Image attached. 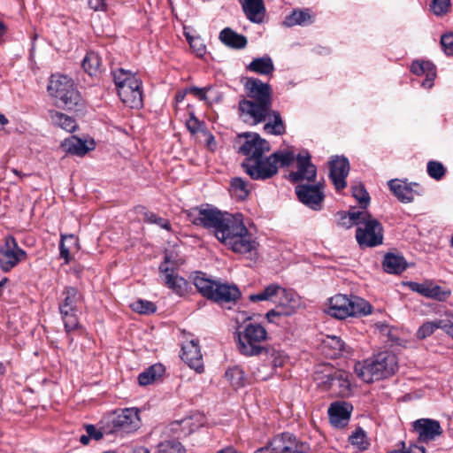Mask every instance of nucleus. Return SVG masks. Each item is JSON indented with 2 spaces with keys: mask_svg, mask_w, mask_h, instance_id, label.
<instances>
[{
  "mask_svg": "<svg viewBox=\"0 0 453 453\" xmlns=\"http://www.w3.org/2000/svg\"><path fill=\"white\" fill-rule=\"evenodd\" d=\"M181 359L196 372L203 371V356L196 340H190L182 345Z\"/></svg>",
  "mask_w": 453,
  "mask_h": 453,
  "instance_id": "obj_26",
  "label": "nucleus"
},
{
  "mask_svg": "<svg viewBox=\"0 0 453 453\" xmlns=\"http://www.w3.org/2000/svg\"><path fill=\"white\" fill-rule=\"evenodd\" d=\"M193 282L203 296L216 303L235 302L241 296L236 285L212 280L203 273H196Z\"/></svg>",
  "mask_w": 453,
  "mask_h": 453,
  "instance_id": "obj_4",
  "label": "nucleus"
},
{
  "mask_svg": "<svg viewBox=\"0 0 453 453\" xmlns=\"http://www.w3.org/2000/svg\"><path fill=\"white\" fill-rule=\"evenodd\" d=\"M385 272L388 273H401L406 269L405 260L402 256L386 254L382 263Z\"/></svg>",
  "mask_w": 453,
  "mask_h": 453,
  "instance_id": "obj_34",
  "label": "nucleus"
},
{
  "mask_svg": "<svg viewBox=\"0 0 453 453\" xmlns=\"http://www.w3.org/2000/svg\"><path fill=\"white\" fill-rule=\"evenodd\" d=\"M145 220L151 224H157L161 228H164L166 230L171 229L170 223L167 219H162L153 212H146L145 213Z\"/></svg>",
  "mask_w": 453,
  "mask_h": 453,
  "instance_id": "obj_53",
  "label": "nucleus"
},
{
  "mask_svg": "<svg viewBox=\"0 0 453 453\" xmlns=\"http://www.w3.org/2000/svg\"><path fill=\"white\" fill-rule=\"evenodd\" d=\"M282 314L281 311H275V310H271L269 311L267 313H266V318L267 319L270 321V322H273L274 321V318L275 317H278V316H280Z\"/></svg>",
  "mask_w": 453,
  "mask_h": 453,
  "instance_id": "obj_62",
  "label": "nucleus"
},
{
  "mask_svg": "<svg viewBox=\"0 0 453 453\" xmlns=\"http://www.w3.org/2000/svg\"><path fill=\"white\" fill-rule=\"evenodd\" d=\"M186 127L190 133L197 134L203 130V123L196 118L194 113H190L189 119L186 121Z\"/></svg>",
  "mask_w": 453,
  "mask_h": 453,
  "instance_id": "obj_55",
  "label": "nucleus"
},
{
  "mask_svg": "<svg viewBox=\"0 0 453 453\" xmlns=\"http://www.w3.org/2000/svg\"><path fill=\"white\" fill-rule=\"evenodd\" d=\"M427 173L431 178L439 180L445 175V168L441 162L429 161L427 163Z\"/></svg>",
  "mask_w": 453,
  "mask_h": 453,
  "instance_id": "obj_50",
  "label": "nucleus"
},
{
  "mask_svg": "<svg viewBox=\"0 0 453 453\" xmlns=\"http://www.w3.org/2000/svg\"><path fill=\"white\" fill-rule=\"evenodd\" d=\"M181 443L175 440H168L157 444L155 453H185Z\"/></svg>",
  "mask_w": 453,
  "mask_h": 453,
  "instance_id": "obj_45",
  "label": "nucleus"
},
{
  "mask_svg": "<svg viewBox=\"0 0 453 453\" xmlns=\"http://www.w3.org/2000/svg\"><path fill=\"white\" fill-rule=\"evenodd\" d=\"M248 69L258 74L267 75L273 72L274 66L270 57H263L253 59L248 65Z\"/></svg>",
  "mask_w": 453,
  "mask_h": 453,
  "instance_id": "obj_38",
  "label": "nucleus"
},
{
  "mask_svg": "<svg viewBox=\"0 0 453 453\" xmlns=\"http://www.w3.org/2000/svg\"><path fill=\"white\" fill-rule=\"evenodd\" d=\"M297 170L289 174L290 179L295 181L314 180L317 168L311 162V156L307 151L301 152L296 157Z\"/></svg>",
  "mask_w": 453,
  "mask_h": 453,
  "instance_id": "obj_22",
  "label": "nucleus"
},
{
  "mask_svg": "<svg viewBox=\"0 0 453 453\" xmlns=\"http://www.w3.org/2000/svg\"><path fill=\"white\" fill-rule=\"evenodd\" d=\"M26 258L27 252L18 245L15 238L12 235L6 236L4 243L0 245V268L2 271H11Z\"/></svg>",
  "mask_w": 453,
  "mask_h": 453,
  "instance_id": "obj_14",
  "label": "nucleus"
},
{
  "mask_svg": "<svg viewBox=\"0 0 453 453\" xmlns=\"http://www.w3.org/2000/svg\"><path fill=\"white\" fill-rule=\"evenodd\" d=\"M267 332L259 324L250 323L242 332L237 334L238 349L245 356H257L265 349L261 343L266 339Z\"/></svg>",
  "mask_w": 453,
  "mask_h": 453,
  "instance_id": "obj_8",
  "label": "nucleus"
},
{
  "mask_svg": "<svg viewBox=\"0 0 453 453\" xmlns=\"http://www.w3.org/2000/svg\"><path fill=\"white\" fill-rule=\"evenodd\" d=\"M132 453H150V450L146 447L139 446L133 449Z\"/></svg>",
  "mask_w": 453,
  "mask_h": 453,
  "instance_id": "obj_63",
  "label": "nucleus"
},
{
  "mask_svg": "<svg viewBox=\"0 0 453 453\" xmlns=\"http://www.w3.org/2000/svg\"><path fill=\"white\" fill-rule=\"evenodd\" d=\"M356 231V239L361 247H375L383 242L381 224L367 212Z\"/></svg>",
  "mask_w": 453,
  "mask_h": 453,
  "instance_id": "obj_10",
  "label": "nucleus"
},
{
  "mask_svg": "<svg viewBox=\"0 0 453 453\" xmlns=\"http://www.w3.org/2000/svg\"><path fill=\"white\" fill-rule=\"evenodd\" d=\"M269 157L265 158H246L242 166L244 172L253 180H267L278 173V166Z\"/></svg>",
  "mask_w": 453,
  "mask_h": 453,
  "instance_id": "obj_17",
  "label": "nucleus"
},
{
  "mask_svg": "<svg viewBox=\"0 0 453 453\" xmlns=\"http://www.w3.org/2000/svg\"><path fill=\"white\" fill-rule=\"evenodd\" d=\"M164 372L165 367L161 364L153 365L139 374L138 382L141 386L150 385L160 378Z\"/></svg>",
  "mask_w": 453,
  "mask_h": 453,
  "instance_id": "obj_39",
  "label": "nucleus"
},
{
  "mask_svg": "<svg viewBox=\"0 0 453 453\" xmlns=\"http://www.w3.org/2000/svg\"><path fill=\"white\" fill-rule=\"evenodd\" d=\"M101 58L96 52H88L83 61L82 68L90 76H95L100 72Z\"/></svg>",
  "mask_w": 453,
  "mask_h": 453,
  "instance_id": "obj_41",
  "label": "nucleus"
},
{
  "mask_svg": "<svg viewBox=\"0 0 453 453\" xmlns=\"http://www.w3.org/2000/svg\"><path fill=\"white\" fill-rule=\"evenodd\" d=\"M326 313L334 318L343 319L348 317L365 316L372 313V306L358 296L348 297L336 295L330 298Z\"/></svg>",
  "mask_w": 453,
  "mask_h": 453,
  "instance_id": "obj_6",
  "label": "nucleus"
},
{
  "mask_svg": "<svg viewBox=\"0 0 453 453\" xmlns=\"http://www.w3.org/2000/svg\"><path fill=\"white\" fill-rule=\"evenodd\" d=\"M112 76L120 100L130 108L142 107V81L135 73L118 68L112 71Z\"/></svg>",
  "mask_w": 453,
  "mask_h": 453,
  "instance_id": "obj_3",
  "label": "nucleus"
},
{
  "mask_svg": "<svg viewBox=\"0 0 453 453\" xmlns=\"http://www.w3.org/2000/svg\"><path fill=\"white\" fill-rule=\"evenodd\" d=\"M269 157L277 166L279 163L281 166H288L293 162L295 154L290 150L276 151L269 156Z\"/></svg>",
  "mask_w": 453,
  "mask_h": 453,
  "instance_id": "obj_46",
  "label": "nucleus"
},
{
  "mask_svg": "<svg viewBox=\"0 0 453 453\" xmlns=\"http://www.w3.org/2000/svg\"><path fill=\"white\" fill-rule=\"evenodd\" d=\"M107 425L106 433H126L130 434L138 430L141 426V418L138 410L135 408H126L119 413L113 415Z\"/></svg>",
  "mask_w": 453,
  "mask_h": 453,
  "instance_id": "obj_12",
  "label": "nucleus"
},
{
  "mask_svg": "<svg viewBox=\"0 0 453 453\" xmlns=\"http://www.w3.org/2000/svg\"><path fill=\"white\" fill-rule=\"evenodd\" d=\"M397 367L396 356L391 351H383L356 364L355 372L363 381L372 383L393 375Z\"/></svg>",
  "mask_w": 453,
  "mask_h": 453,
  "instance_id": "obj_2",
  "label": "nucleus"
},
{
  "mask_svg": "<svg viewBox=\"0 0 453 453\" xmlns=\"http://www.w3.org/2000/svg\"><path fill=\"white\" fill-rule=\"evenodd\" d=\"M190 46L194 48L198 55H202L204 52V47L202 45L198 39H192L189 36L187 37Z\"/></svg>",
  "mask_w": 453,
  "mask_h": 453,
  "instance_id": "obj_59",
  "label": "nucleus"
},
{
  "mask_svg": "<svg viewBox=\"0 0 453 453\" xmlns=\"http://www.w3.org/2000/svg\"><path fill=\"white\" fill-rule=\"evenodd\" d=\"M389 189L402 203H411L413 201L418 192L414 188H418L417 183H408L401 180H391L388 182Z\"/></svg>",
  "mask_w": 453,
  "mask_h": 453,
  "instance_id": "obj_28",
  "label": "nucleus"
},
{
  "mask_svg": "<svg viewBox=\"0 0 453 453\" xmlns=\"http://www.w3.org/2000/svg\"><path fill=\"white\" fill-rule=\"evenodd\" d=\"M364 217H367L366 211H339L335 215L338 226L344 228H350L353 226H358L360 222L364 220Z\"/></svg>",
  "mask_w": 453,
  "mask_h": 453,
  "instance_id": "obj_32",
  "label": "nucleus"
},
{
  "mask_svg": "<svg viewBox=\"0 0 453 453\" xmlns=\"http://www.w3.org/2000/svg\"><path fill=\"white\" fill-rule=\"evenodd\" d=\"M228 212H222L215 207L201 206L191 209L188 213L189 220L196 226H202L213 232L214 236L216 231L220 227L223 220Z\"/></svg>",
  "mask_w": 453,
  "mask_h": 453,
  "instance_id": "obj_11",
  "label": "nucleus"
},
{
  "mask_svg": "<svg viewBox=\"0 0 453 453\" xmlns=\"http://www.w3.org/2000/svg\"><path fill=\"white\" fill-rule=\"evenodd\" d=\"M352 410V405L347 402L332 403L327 411L331 424L337 428L344 427L349 421Z\"/></svg>",
  "mask_w": 453,
  "mask_h": 453,
  "instance_id": "obj_25",
  "label": "nucleus"
},
{
  "mask_svg": "<svg viewBox=\"0 0 453 453\" xmlns=\"http://www.w3.org/2000/svg\"><path fill=\"white\" fill-rule=\"evenodd\" d=\"M411 72L416 75H426L422 87L431 88L436 77L435 66L433 63L424 60H416L411 64Z\"/></svg>",
  "mask_w": 453,
  "mask_h": 453,
  "instance_id": "obj_31",
  "label": "nucleus"
},
{
  "mask_svg": "<svg viewBox=\"0 0 453 453\" xmlns=\"http://www.w3.org/2000/svg\"><path fill=\"white\" fill-rule=\"evenodd\" d=\"M271 106L242 99L239 102V114L243 122L250 125H257L265 121L271 113Z\"/></svg>",
  "mask_w": 453,
  "mask_h": 453,
  "instance_id": "obj_16",
  "label": "nucleus"
},
{
  "mask_svg": "<svg viewBox=\"0 0 453 453\" xmlns=\"http://www.w3.org/2000/svg\"><path fill=\"white\" fill-rule=\"evenodd\" d=\"M322 188L320 184H300L296 187V193L303 204L314 211H319L325 197Z\"/></svg>",
  "mask_w": 453,
  "mask_h": 453,
  "instance_id": "obj_19",
  "label": "nucleus"
},
{
  "mask_svg": "<svg viewBox=\"0 0 453 453\" xmlns=\"http://www.w3.org/2000/svg\"><path fill=\"white\" fill-rule=\"evenodd\" d=\"M225 376L229 383L235 388L245 385L246 378L244 372L239 366H234L226 371Z\"/></svg>",
  "mask_w": 453,
  "mask_h": 453,
  "instance_id": "obj_43",
  "label": "nucleus"
},
{
  "mask_svg": "<svg viewBox=\"0 0 453 453\" xmlns=\"http://www.w3.org/2000/svg\"><path fill=\"white\" fill-rule=\"evenodd\" d=\"M267 118H269V121L264 127L266 133L274 135H280L285 133V126L279 111L271 109V113Z\"/></svg>",
  "mask_w": 453,
  "mask_h": 453,
  "instance_id": "obj_37",
  "label": "nucleus"
},
{
  "mask_svg": "<svg viewBox=\"0 0 453 453\" xmlns=\"http://www.w3.org/2000/svg\"><path fill=\"white\" fill-rule=\"evenodd\" d=\"M441 44L445 54L453 55V32L442 35L441 37Z\"/></svg>",
  "mask_w": 453,
  "mask_h": 453,
  "instance_id": "obj_54",
  "label": "nucleus"
},
{
  "mask_svg": "<svg viewBox=\"0 0 453 453\" xmlns=\"http://www.w3.org/2000/svg\"><path fill=\"white\" fill-rule=\"evenodd\" d=\"M130 306L133 311L142 314H150L156 311V306L153 303L142 299L136 300Z\"/></svg>",
  "mask_w": 453,
  "mask_h": 453,
  "instance_id": "obj_47",
  "label": "nucleus"
},
{
  "mask_svg": "<svg viewBox=\"0 0 453 453\" xmlns=\"http://www.w3.org/2000/svg\"><path fill=\"white\" fill-rule=\"evenodd\" d=\"M47 89L50 96L57 99V104L67 110H73L82 104L73 80L66 75H51Z\"/></svg>",
  "mask_w": 453,
  "mask_h": 453,
  "instance_id": "obj_5",
  "label": "nucleus"
},
{
  "mask_svg": "<svg viewBox=\"0 0 453 453\" xmlns=\"http://www.w3.org/2000/svg\"><path fill=\"white\" fill-rule=\"evenodd\" d=\"M330 172L329 178L333 181L337 191L346 188V177L349 172V164L347 158L343 157H335L329 162Z\"/></svg>",
  "mask_w": 453,
  "mask_h": 453,
  "instance_id": "obj_23",
  "label": "nucleus"
},
{
  "mask_svg": "<svg viewBox=\"0 0 453 453\" xmlns=\"http://www.w3.org/2000/svg\"><path fill=\"white\" fill-rule=\"evenodd\" d=\"M306 443L298 442L290 434L275 436L266 447L260 448L255 453H305L309 450Z\"/></svg>",
  "mask_w": 453,
  "mask_h": 453,
  "instance_id": "obj_13",
  "label": "nucleus"
},
{
  "mask_svg": "<svg viewBox=\"0 0 453 453\" xmlns=\"http://www.w3.org/2000/svg\"><path fill=\"white\" fill-rule=\"evenodd\" d=\"M349 441L352 445H356L359 449H365L367 447L365 434L360 429L357 430L349 436Z\"/></svg>",
  "mask_w": 453,
  "mask_h": 453,
  "instance_id": "obj_52",
  "label": "nucleus"
},
{
  "mask_svg": "<svg viewBox=\"0 0 453 453\" xmlns=\"http://www.w3.org/2000/svg\"><path fill=\"white\" fill-rule=\"evenodd\" d=\"M352 195L358 201L360 206L365 209L369 203L370 196L363 185H356L352 188Z\"/></svg>",
  "mask_w": 453,
  "mask_h": 453,
  "instance_id": "obj_48",
  "label": "nucleus"
},
{
  "mask_svg": "<svg viewBox=\"0 0 453 453\" xmlns=\"http://www.w3.org/2000/svg\"><path fill=\"white\" fill-rule=\"evenodd\" d=\"M425 449L422 446L411 444L409 448L405 447V453H425Z\"/></svg>",
  "mask_w": 453,
  "mask_h": 453,
  "instance_id": "obj_61",
  "label": "nucleus"
},
{
  "mask_svg": "<svg viewBox=\"0 0 453 453\" xmlns=\"http://www.w3.org/2000/svg\"><path fill=\"white\" fill-rule=\"evenodd\" d=\"M271 363L274 367H280L287 360V356L281 350L272 349L270 352Z\"/></svg>",
  "mask_w": 453,
  "mask_h": 453,
  "instance_id": "obj_56",
  "label": "nucleus"
},
{
  "mask_svg": "<svg viewBox=\"0 0 453 453\" xmlns=\"http://www.w3.org/2000/svg\"><path fill=\"white\" fill-rule=\"evenodd\" d=\"M219 40L233 49H243L248 42L244 35L237 34L229 27H226L220 32Z\"/></svg>",
  "mask_w": 453,
  "mask_h": 453,
  "instance_id": "obj_33",
  "label": "nucleus"
},
{
  "mask_svg": "<svg viewBox=\"0 0 453 453\" xmlns=\"http://www.w3.org/2000/svg\"><path fill=\"white\" fill-rule=\"evenodd\" d=\"M250 187L248 182L240 177L233 178L231 180V193L237 199L243 200L250 194Z\"/></svg>",
  "mask_w": 453,
  "mask_h": 453,
  "instance_id": "obj_42",
  "label": "nucleus"
},
{
  "mask_svg": "<svg viewBox=\"0 0 453 453\" xmlns=\"http://www.w3.org/2000/svg\"><path fill=\"white\" fill-rule=\"evenodd\" d=\"M240 140L244 139L239 147V152L247 158H259L263 154L270 150L267 141L262 139L256 133H245L239 136Z\"/></svg>",
  "mask_w": 453,
  "mask_h": 453,
  "instance_id": "obj_18",
  "label": "nucleus"
},
{
  "mask_svg": "<svg viewBox=\"0 0 453 453\" xmlns=\"http://www.w3.org/2000/svg\"><path fill=\"white\" fill-rule=\"evenodd\" d=\"M50 118L54 125L60 127L67 132H73L76 128L75 120L64 113L56 111H50Z\"/></svg>",
  "mask_w": 453,
  "mask_h": 453,
  "instance_id": "obj_40",
  "label": "nucleus"
},
{
  "mask_svg": "<svg viewBox=\"0 0 453 453\" xmlns=\"http://www.w3.org/2000/svg\"><path fill=\"white\" fill-rule=\"evenodd\" d=\"M444 327H446V320L444 319L427 321L418 328L417 332V337L418 339H425L430 336L435 329L441 328L444 330Z\"/></svg>",
  "mask_w": 453,
  "mask_h": 453,
  "instance_id": "obj_44",
  "label": "nucleus"
},
{
  "mask_svg": "<svg viewBox=\"0 0 453 453\" xmlns=\"http://www.w3.org/2000/svg\"><path fill=\"white\" fill-rule=\"evenodd\" d=\"M86 432L90 439L94 438L95 440L98 441L103 437V433L96 430V428L93 425H87Z\"/></svg>",
  "mask_w": 453,
  "mask_h": 453,
  "instance_id": "obj_58",
  "label": "nucleus"
},
{
  "mask_svg": "<svg viewBox=\"0 0 453 453\" xmlns=\"http://www.w3.org/2000/svg\"><path fill=\"white\" fill-rule=\"evenodd\" d=\"M215 237L234 253L248 254L257 250V243L240 213H227Z\"/></svg>",
  "mask_w": 453,
  "mask_h": 453,
  "instance_id": "obj_1",
  "label": "nucleus"
},
{
  "mask_svg": "<svg viewBox=\"0 0 453 453\" xmlns=\"http://www.w3.org/2000/svg\"><path fill=\"white\" fill-rule=\"evenodd\" d=\"M407 286L413 292L440 302L446 301L451 295L449 289H443L432 280H425L421 283L409 281Z\"/></svg>",
  "mask_w": 453,
  "mask_h": 453,
  "instance_id": "obj_20",
  "label": "nucleus"
},
{
  "mask_svg": "<svg viewBox=\"0 0 453 453\" xmlns=\"http://www.w3.org/2000/svg\"><path fill=\"white\" fill-rule=\"evenodd\" d=\"M414 429L420 442H429L442 434L440 422L430 418H420L414 422Z\"/></svg>",
  "mask_w": 453,
  "mask_h": 453,
  "instance_id": "obj_24",
  "label": "nucleus"
},
{
  "mask_svg": "<svg viewBox=\"0 0 453 453\" xmlns=\"http://www.w3.org/2000/svg\"><path fill=\"white\" fill-rule=\"evenodd\" d=\"M326 347L332 348L334 352L333 356L336 357L341 355L343 351H345V342L337 336H328L327 339L324 342Z\"/></svg>",
  "mask_w": 453,
  "mask_h": 453,
  "instance_id": "obj_49",
  "label": "nucleus"
},
{
  "mask_svg": "<svg viewBox=\"0 0 453 453\" xmlns=\"http://www.w3.org/2000/svg\"><path fill=\"white\" fill-rule=\"evenodd\" d=\"M350 374L344 370H334L325 375V379L321 378L319 383L323 385L325 388L330 390L332 394L348 397L352 394L350 382Z\"/></svg>",
  "mask_w": 453,
  "mask_h": 453,
  "instance_id": "obj_15",
  "label": "nucleus"
},
{
  "mask_svg": "<svg viewBox=\"0 0 453 453\" xmlns=\"http://www.w3.org/2000/svg\"><path fill=\"white\" fill-rule=\"evenodd\" d=\"M287 296V291L284 288L280 287L278 284H270L266 288H265L261 292L250 295L249 299L250 302H262V301H270L273 303H280L283 304V302L280 300L281 297Z\"/></svg>",
  "mask_w": 453,
  "mask_h": 453,
  "instance_id": "obj_29",
  "label": "nucleus"
},
{
  "mask_svg": "<svg viewBox=\"0 0 453 453\" xmlns=\"http://www.w3.org/2000/svg\"><path fill=\"white\" fill-rule=\"evenodd\" d=\"M430 8L434 15L443 16L450 9V0H433Z\"/></svg>",
  "mask_w": 453,
  "mask_h": 453,
  "instance_id": "obj_51",
  "label": "nucleus"
},
{
  "mask_svg": "<svg viewBox=\"0 0 453 453\" xmlns=\"http://www.w3.org/2000/svg\"><path fill=\"white\" fill-rule=\"evenodd\" d=\"M82 301L81 293L73 287H66L62 293L58 309L67 333L79 326L77 312Z\"/></svg>",
  "mask_w": 453,
  "mask_h": 453,
  "instance_id": "obj_7",
  "label": "nucleus"
},
{
  "mask_svg": "<svg viewBox=\"0 0 453 453\" xmlns=\"http://www.w3.org/2000/svg\"><path fill=\"white\" fill-rule=\"evenodd\" d=\"M313 22V18L307 10H296L287 16L283 21L284 26H306Z\"/></svg>",
  "mask_w": 453,
  "mask_h": 453,
  "instance_id": "obj_36",
  "label": "nucleus"
},
{
  "mask_svg": "<svg viewBox=\"0 0 453 453\" xmlns=\"http://www.w3.org/2000/svg\"><path fill=\"white\" fill-rule=\"evenodd\" d=\"M247 19L254 24H263L267 16L264 0H240Z\"/></svg>",
  "mask_w": 453,
  "mask_h": 453,
  "instance_id": "obj_27",
  "label": "nucleus"
},
{
  "mask_svg": "<svg viewBox=\"0 0 453 453\" xmlns=\"http://www.w3.org/2000/svg\"><path fill=\"white\" fill-rule=\"evenodd\" d=\"M79 250V241L74 234H61L59 243L60 257L65 259V264L71 261L70 252L72 250Z\"/></svg>",
  "mask_w": 453,
  "mask_h": 453,
  "instance_id": "obj_35",
  "label": "nucleus"
},
{
  "mask_svg": "<svg viewBox=\"0 0 453 453\" xmlns=\"http://www.w3.org/2000/svg\"><path fill=\"white\" fill-rule=\"evenodd\" d=\"M244 86L249 100L272 107V89L269 84L262 82L257 78H249Z\"/></svg>",
  "mask_w": 453,
  "mask_h": 453,
  "instance_id": "obj_21",
  "label": "nucleus"
},
{
  "mask_svg": "<svg viewBox=\"0 0 453 453\" xmlns=\"http://www.w3.org/2000/svg\"><path fill=\"white\" fill-rule=\"evenodd\" d=\"M400 445L402 446V449H394L388 453H405V442L404 441H401L400 442Z\"/></svg>",
  "mask_w": 453,
  "mask_h": 453,
  "instance_id": "obj_64",
  "label": "nucleus"
},
{
  "mask_svg": "<svg viewBox=\"0 0 453 453\" xmlns=\"http://www.w3.org/2000/svg\"><path fill=\"white\" fill-rule=\"evenodd\" d=\"M62 149L72 155L82 157L88 151L94 150L95 143L93 141H83L76 136H71L65 139L61 143Z\"/></svg>",
  "mask_w": 453,
  "mask_h": 453,
  "instance_id": "obj_30",
  "label": "nucleus"
},
{
  "mask_svg": "<svg viewBox=\"0 0 453 453\" xmlns=\"http://www.w3.org/2000/svg\"><path fill=\"white\" fill-rule=\"evenodd\" d=\"M183 263L182 258L167 252L165 261L159 266L165 284L179 296L184 295L188 290V281L175 273V269Z\"/></svg>",
  "mask_w": 453,
  "mask_h": 453,
  "instance_id": "obj_9",
  "label": "nucleus"
},
{
  "mask_svg": "<svg viewBox=\"0 0 453 453\" xmlns=\"http://www.w3.org/2000/svg\"><path fill=\"white\" fill-rule=\"evenodd\" d=\"M88 5L95 11H101L104 8V0H88Z\"/></svg>",
  "mask_w": 453,
  "mask_h": 453,
  "instance_id": "obj_60",
  "label": "nucleus"
},
{
  "mask_svg": "<svg viewBox=\"0 0 453 453\" xmlns=\"http://www.w3.org/2000/svg\"><path fill=\"white\" fill-rule=\"evenodd\" d=\"M210 89V88H197V87H191L186 90V92H188L197 98H199L202 101H205L207 99L206 92Z\"/></svg>",
  "mask_w": 453,
  "mask_h": 453,
  "instance_id": "obj_57",
  "label": "nucleus"
}]
</instances>
